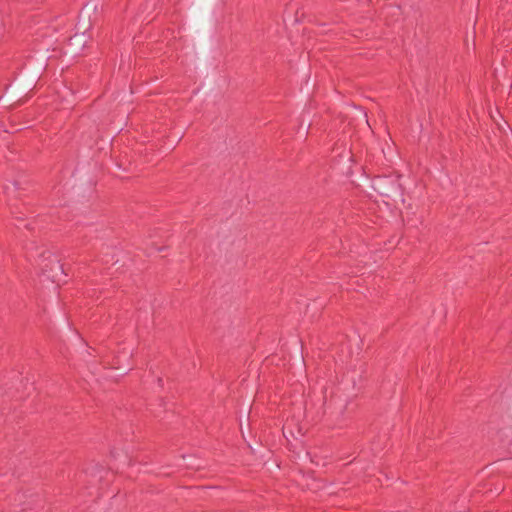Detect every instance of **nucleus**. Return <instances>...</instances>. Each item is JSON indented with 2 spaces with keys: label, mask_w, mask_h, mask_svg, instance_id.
<instances>
[{
  "label": "nucleus",
  "mask_w": 512,
  "mask_h": 512,
  "mask_svg": "<svg viewBox=\"0 0 512 512\" xmlns=\"http://www.w3.org/2000/svg\"><path fill=\"white\" fill-rule=\"evenodd\" d=\"M33 58L29 59V67L23 77L12 87L6 88V95L4 102H13L10 106L23 104L29 97V93L32 92L35 87L36 80L40 78V75L45 71L47 62L44 57L33 61Z\"/></svg>",
  "instance_id": "nucleus-1"
},
{
  "label": "nucleus",
  "mask_w": 512,
  "mask_h": 512,
  "mask_svg": "<svg viewBox=\"0 0 512 512\" xmlns=\"http://www.w3.org/2000/svg\"><path fill=\"white\" fill-rule=\"evenodd\" d=\"M372 189L379 194L384 202L395 201L402 198L403 188L400 183L399 175L376 176L372 180Z\"/></svg>",
  "instance_id": "nucleus-2"
},
{
  "label": "nucleus",
  "mask_w": 512,
  "mask_h": 512,
  "mask_svg": "<svg viewBox=\"0 0 512 512\" xmlns=\"http://www.w3.org/2000/svg\"><path fill=\"white\" fill-rule=\"evenodd\" d=\"M98 19V7L92 4H86L80 10L75 25V30L82 34L91 33V29Z\"/></svg>",
  "instance_id": "nucleus-3"
},
{
  "label": "nucleus",
  "mask_w": 512,
  "mask_h": 512,
  "mask_svg": "<svg viewBox=\"0 0 512 512\" xmlns=\"http://www.w3.org/2000/svg\"><path fill=\"white\" fill-rule=\"evenodd\" d=\"M92 40L91 33L82 34L81 32L75 33L68 39L67 47L68 53L73 56L82 55L84 49L87 47V44Z\"/></svg>",
  "instance_id": "nucleus-4"
},
{
  "label": "nucleus",
  "mask_w": 512,
  "mask_h": 512,
  "mask_svg": "<svg viewBox=\"0 0 512 512\" xmlns=\"http://www.w3.org/2000/svg\"><path fill=\"white\" fill-rule=\"evenodd\" d=\"M38 257L40 259L48 260L51 257V252L49 250L43 249L39 254Z\"/></svg>",
  "instance_id": "nucleus-5"
},
{
  "label": "nucleus",
  "mask_w": 512,
  "mask_h": 512,
  "mask_svg": "<svg viewBox=\"0 0 512 512\" xmlns=\"http://www.w3.org/2000/svg\"><path fill=\"white\" fill-rule=\"evenodd\" d=\"M53 267L52 266H49V264H45L43 267H42V271L43 272H47L48 270H52Z\"/></svg>",
  "instance_id": "nucleus-6"
}]
</instances>
